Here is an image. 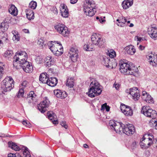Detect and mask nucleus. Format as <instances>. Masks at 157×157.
<instances>
[{"instance_id":"58","label":"nucleus","mask_w":157,"mask_h":157,"mask_svg":"<svg viewBox=\"0 0 157 157\" xmlns=\"http://www.w3.org/2000/svg\"><path fill=\"white\" fill-rule=\"evenodd\" d=\"M37 43L38 44L42 46L44 43L42 39H40L38 40Z\"/></svg>"},{"instance_id":"34","label":"nucleus","mask_w":157,"mask_h":157,"mask_svg":"<svg viewBox=\"0 0 157 157\" xmlns=\"http://www.w3.org/2000/svg\"><path fill=\"white\" fill-rule=\"evenodd\" d=\"M156 59L157 60V54L156 55ZM147 58L149 60L150 64H151V63H152L153 62L154 63H157V60H155L154 59V56L151 54V55H147Z\"/></svg>"},{"instance_id":"20","label":"nucleus","mask_w":157,"mask_h":157,"mask_svg":"<svg viewBox=\"0 0 157 157\" xmlns=\"http://www.w3.org/2000/svg\"><path fill=\"white\" fill-rule=\"evenodd\" d=\"M49 75L46 72L41 73L39 76V81L42 83L46 84L49 78Z\"/></svg>"},{"instance_id":"56","label":"nucleus","mask_w":157,"mask_h":157,"mask_svg":"<svg viewBox=\"0 0 157 157\" xmlns=\"http://www.w3.org/2000/svg\"><path fill=\"white\" fill-rule=\"evenodd\" d=\"M28 82L26 81H24L22 82L21 84V86H22V88H25Z\"/></svg>"},{"instance_id":"7","label":"nucleus","mask_w":157,"mask_h":157,"mask_svg":"<svg viewBox=\"0 0 157 157\" xmlns=\"http://www.w3.org/2000/svg\"><path fill=\"white\" fill-rule=\"evenodd\" d=\"M141 113L145 116L152 119L156 118L157 114L156 111L151 108L149 106H144L141 110Z\"/></svg>"},{"instance_id":"2","label":"nucleus","mask_w":157,"mask_h":157,"mask_svg":"<svg viewBox=\"0 0 157 157\" xmlns=\"http://www.w3.org/2000/svg\"><path fill=\"white\" fill-rule=\"evenodd\" d=\"M14 81L12 78L10 77H7L3 81L1 87L2 93L4 94L5 92L10 91L14 86Z\"/></svg>"},{"instance_id":"18","label":"nucleus","mask_w":157,"mask_h":157,"mask_svg":"<svg viewBox=\"0 0 157 157\" xmlns=\"http://www.w3.org/2000/svg\"><path fill=\"white\" fill-rule=\"evenodd\" d=\"M60 9L62 16L65 18L69 16V11L67 6L64 4H61Z\"/></svg>"},{"instance_id":"45","label":"nucleus","mask_w":157,"mask_h":157,"mask_svg":"<svg viewBox=\"0 0 157 157\" xmlns=\"http://www.w3.org/2000/svg\"><path fill=\"white\" fill-rule=\"evenodd\" d=\"M105 17H96V19L98 20L101 23H103L105 21Z\"/></svg>"},{"instance_id":"61","label":"nucleus","mask_w":157,"mask_h":157,"mask_svg":"<svg viewBox=\"0 0 157 157\" xmlns=\"http://www.w3.org/2000/svg\"><path fill=\"white\" fill-rule=\"evenodd\" d=\"M145 46H142L141 45H140L139 46V48L140 50H144L145 48Z\"/></svg>"},{"instance_id":"30","label":"nucleus","mask_w":157,"mask_h":157,"mask_svg":"<svg viewBox=\"0 0 157 157\" xmlns=\"http://www.w3.org/2000/svg\"><path fill=\"white\" fill-rule=\"evenodd\" d=\"M8 144L9 147L15 151H19L21 149L20 147L14 143L12 142H9Z\"/></svg>"},{"instance_id":"32","label":"nucleus","mask_w":157,"mask_h":157,"mask_svg":"<svg viewBox=\"0 0 157 157\" xmlns=\"http://www.w3.org/2000/svg\"><path fill=\"white\" fill-rule=\"evenodd\" d=\"M66 85L71 88H72L74 85V78H68L66 82Z\"/></svg>"},{"instance_id":"17","label":"nucleus","mask_w":157,"mask_h":157,"mask_svg":"<svg viewBox=\"0 0 157 157\" xmlns=\"http://www.w3.org/2000/svg\"><path fill=\"white\" fill-rule=\"evenodd\" d=\"M54 93L57 98L60 99H64L67 96V94L66 91L59 89L55 90Z\"/></svg>"},{"instance_id":"5","label":"nucleus","mask_w":157,"mask_h":157,"mask_svg":"<svg viewBox=\"0 0 157 157\" xmlns=\"http://www.w3.org/2000/svg\"><path fill=\"white\" fill-rule=\"evenodd\" d=\"M91 40L93 44L100 48L103 47L105 44V39L98 34L93 33L91 36Z\"/></svg>"},{"instance_id":"37","label":"nucleus","mask_w":157,"mask_h":157,"mask_svg":"<svg viewBox=\"0 0 157 157\" xmlns=\"http://www.w3.org/2000/svg\"><path fill=\"white\" fill-rule=\"evenodd\" d=\"M94 48V45L91 44L85 45L84 46V49L86 51H92Z\"/></svg>"},{"instance_id":"35","label":"nucleus","mask_w":157,"mask_h":157,"mask_svg":"<svg viewBox=\"0 0 157 157\" xmlns=\"http://www.w3.org/2000/svg\"><path fill=\"white\" fill-rule=\"evenodd\" d=\"M22 150H23V153L24 157H31V155L29 152L27 147H22Z\"/></svg>"},{"instance_id":"60","label":"nucleus","mask_w":157,"mask_h":157,"mask_svg":"<svg viewBox=\"0 0 157 157\" xmlns=\"http://www.w3.org/2000/svg\"><path fill=\"white\" fill-rule=\"evenodd\" d=\"M5 34H6L4 33L3 32L0 33V40L3 39V37L4 36H5Z\"/></svg>"},{"instance_id":"33","label":"nucleus","mask_w":157,"mask_h":157,"mask_svg":"<svg viewBox=\"0 0 157 157\" xmlns=\"http://www.w3.org/2000/svg\"><path fill=\"white\" fill-rule=\"evenodd\" d=\"M47 60H48L47 61L45 65L46 67H50L54 64V61L52 60V57L50 56H48L46 57Z\"/></svg>"},{"instance_id":"12","label":"nucleus","mask_w":157,"mask_h":157,"mask_svg":"<svg viewBox=\"0 0 157 157\" xmlns=\"http://www.w3.org/2000/svg\"><path fill=\"white\" fill-rule=\"evenodd\" d=\"M147 33L151 38L154 40L157 39V29L154 25H152L148 28Z\"/></svg>"},{"instance_id":"19","label":"nucleus","mask_w":157,"mask_h":157,"mask_svg":"<svg viewBox=\"0 0 157 157\" xmlns=\"http://www.w3.org/2000/svg\"><path fill=\"white\" fill-rule=\"evenodd\" d=\"M36 95L33 91H31L29 93L27 98L26 99V101L29 103H33L36 101Z\"/></svg>"},{"instance_id":"64","label":"nucleus","mask_w":157,"mask_h":157,"mask_svg":"<svg viewBox=\"0 0 157 157\" xmlns=\"http://www.w3.org/2000/svg\"><path fill=\"white\" fill-rule=\"evenodd\" d=\"M4 64L2 62H0V68L1 69L4 68Z\"/></svg>"},{"instance_id":"59","label":"nucleus","mask_w":157,"mask_h":157,"mask_svg":"<svg viewBox=\"0 0 157 157\" xmlns=\"http://www.w3.org/2000/svg\"><path fill=\"white\" fill-rule=\"evenodd\" d=\"M137 41H138L139 42H141L144 40V38H142L141 37H139L138 36H137ZM138 43H139V42H137V44H138Z\"/></svg>"},{"instance_id":"48","label":"nucleus","mask_w":157,"mask_h":157,"mask_svg":"<svg viewBox=\"0 0 157 157\" xmlns=\"http://www.w3.org/2000/svg\"><path fill=\"white\" fill-rule=\"evenodd\" d=\"M47 115L48 118L51 120H53L55 118V117H56V115L55 114H52L50 113H48Z\"/></svg>"},{"instance_id":"10","label":"nucleus","mask_w":157,"mask_h":157,"mask_svg":"<svg viewBox=\"0 0 157 157\" xmlns=\"http://www.w3.org/2000/svg\"><path fill=\"white\" fill-rule=\"evenodd\" d=\"M50 102L46 98L42 101L37 105L38 109L42 113H44L47 110V109L49 106Z\"/></svg>"},{"instance_id":"16","label":"nucleus","mask_w":157,"mask_h":157,"mask_svg":"<svg viewBox=\"0 0 157 157\" xmlns=\"http://www.w3.org/2000/svg\"><path fill=\"white\" fill-rule=\"evenodd\" d=\"M141 98L143 101L147 103H153L154 102L153 98L151 96L145 91L142 92Z\"/></svg>"},{"instance_id":"23","label":"nucleus","mask_w":157,"mask_h":157,"mask_svg":"<svg viewBox=\"0 0 157 157\" xmlns=\"http://www.w3.org/2000/svg\"><path fill=\"white\" fill-rule=\"evenodd\" d=\"M54 43L56 44L57 49H58L57 53H56V56H59L61 55L63 53V47L60 42L54 41Z\"/></svg>"},{"instance_id":"49","label":"nucleus","mask_w":157,"mask_h":157,"mask_svg":"<svg viewBox=\"0 0 157 157\" xmlns=\"http://www.w3.org/2000/svg\"><path fill=\"white\" fill-rule=\"evenodd\" d=\"M121 21V22H124L126 24V21H127V17H122L119 18V19L117 20V21Z\"/></svg>"},{"instance_id":"39","label":"nucleus","mask_w":157,"mask_h":157,"mask_svg":"<svg viewBox=\"0 0 157 157\" xmlns=\"http://www.w3.org/2000/svg\"><path fill=\"white\" fill-rule=\"evenodd\" d=\"M13 54V51L10 50H8L4 53V56L6 57L9 58Z\"/></svg>"},{"instance_id":"11","label":"nucleus","mask_w":157,"mask_h":157,"mask_svg":"<svg viewBox=\"0 0 157 157\" xmlns=\"http://www.w3.org/2000/svg\"><path fill=\"white\" fill-rule=\"evenodd\" d=\"M122 131L127 135L130 136L134 133L135 129L134 126L132 124L124 125Z\"/></svg>"},{"instance_id":"38","label":"nucleus","mask_w":157,"mask_h":157,"mask_svg":"<svg viewBox=\"0 0 157 157\" xmlns=\"http://www.w3.org/2000/svg\"><path fill=\"white\" fill-rule=\"evenodd\" d=\"M104 65L106 67L108 68H111V66L110 65L111 62L110 61V59L108 58H104Z\"/></svg>"},{"instance_id":"51","label":"nucleus","mask_w":157,"mask_h":157,"mask_svg":"<svg viewBox=\"0 0 157 157\" xmlns=\"http://www.w3.org/2000/svg\"><path fill=\"white\" fill-rule=\"evenodd\" d=\"M22 123L23 125H25L27 127L29 128L31 127V124L30 123H29L28 121H22Z\"/></svg>"},{"instance_id":"14","label":"nucleus","mask_w":157,"mask_h":157,"mask_svg":"<svg viewBox=\"0 0 157 157\" xmlns=\"http://www.w3.org/2000/svg\"><path fill=\"white\" fill-rule=\"evenodd\" d=\"M78 51L76 47H73L71 48L69 53L70 55L71 59L73 62L77 61L78 58Z\"/></svg>"},{"instance_id":"42","label":"nucleus","mask_w":157,"mask_h":157,"mask_svg":"<svg viewBox=\"0 0 157 157\" xmlns=\"http://www.w3.org/2000/svg\"><path fill=\"white\" fill-rule=\"evenodd\" d=\"M36 6V2L33 1H31L29 5V7L33 10L35 9Z\"/></svg>"},{"instance_id":"36","label":"nucleus","mask_w":157,"mask_h":157,"mask_svg":"<svg viewBox=\"0 0 157 157\" xmlns=\"http://www.w3.org/2000/svg\"><path fill=\"white\" fill-rule=\"evenodd\" d=\"M149 124L151 127L157 129V121L155 118H153L150 121Z\"/></svg>"},{"instance_id":"55","label":"nucleus","mask_w":157,"mask_h":157,"mask_svg":"<svg viewBox=\"0 0 157 157\" xmlns=\"http://www.w3.org/2000/svg\"><path fill=\"white\" fill-rule=\"evenodd\" d=\"M102 109L105 108L106 111H109V107L106 105V104L105 103L101 106Z\"/></svg>"},{"instance_id":"25","label":"nucleus","mask_w":157,"mask_h":157,"mask_svg":"<svg viewBox=\"0 0 157 157\" xmlns=\"http://www.w3.org/2000/svg\"><path fill=\"white\" fill-rule=\"evenodd\" d=\"M124 124L121 122H117L115 126L113 127L114 129L117 133L121 132L122 131Z\"/></svg>"},{"instance_id":"54","label":"nucleus","mask_w":157,"mask_h":157,"mask_svg":"<svg viewBox=\"0 0 157 157\" xmlns=\"http://www.w3.org/2000/svg\"><path fill=\"white\" fill-rule=\"evenodd\" d=\"M13 39L14 40H16V41H18L20 40V39L19 35L18 34L17 35L13 36Z\"/></svg>"},{"instance_id":"57","label":"nucleus","mask_w":157,"mask_h":157,"mask_svg":"<svg viewBox=\"0 0 157 157\" xmlns=\"http://www.w3.org/2000/svg\"><path fill=\"white\" fill-rule=\"evenodd\" d=\"M120 85L118 83H114L113 85V87H115L116 89L117 90H119L120 87Z\"/></svg>"},{"instance_id":"43","label":"nucleus","mask_w":157,"mask_h":157,"mask_svg":"<svg viewBox=\"0 0 157 157\" xmlns=\"http://www.w3.org/2000/svg\"><path fill=\"white\" fill-rule=\"evenodd\" d=\"M9 40L8 39L7 35L6 34H5V36L3 37V39L0 40V44H2L4 43H7L8 42Z\"/></svg>"},{"instance_id":"31","label":"nucleus","mask_w":157,"mask_h":157,"mask_svg":"<svg viewBox=\"0 0 157 157\" xmlns=\"http://www.w3.org/2000/svg\"><path fill=\"white\" fill-rule=\"evenodd\" d=\"M139 92V90L138 88L136 87H134L130 88L129 90H126V92L128 93L129 94H131V95L134 94H138V92Z\"/></svg>"},{"instance_id":"3","label":"nucleus","mask_w":157,"mask_h":157,"mask_svg":"<svg viewBox=\"0 0 157 157\" xmlns=\"http://www.w3.org/2000/svg\"><path fill=\"white\" fill-rule=\"evenodd\" d=\"M95 3L93 0H88L84 6V11L89 16H93L96 12Z\"/></svg>"},{"instance_id":"21","label":"nucleus","mask_w":157,"mask_h":157,"mask_svg":"<svg viewBox=\"0 0 157 157\" xmlns=\"http://www.w3.org/2000/svg\"><path fill=\"white\" fill-rule=\"evenodd\" d=\"M58 83V79L56 78H49L47 84L50 86L54 87Z\"/></svg>"},{"instance_id":"44","label":"nucleus","mask_w":157,"mask_h":157,"mask_svg":"<svg viewBox=\"0 0 157 157\" xmlns=\"http://www.w3.org/2000/svg\"><path fill=\"white\" fill-rule=\"evenodd\" d=\"M24 93V91L23 88H21L20 89L17 95V97L19 98L22 97Z\"/></svg>"},{"instance_id":"63","label":"nucleus","mask_w":157,"mask_h":157,"mask_svg":"<svg viewBox=\"0 0 157 157\" xmlns=\"http://www.w3.org/2000/svg\"><path fill=\"white\" fill-rule=\"evenodd\" d=\"M78 0H70V3L72 4L76 3L78 1Z\"/></svg>"},{"instance_id":"1","label":"nucleus","mask_w":157,"mask_h":157,"mask_svg":"<svg viewBox=\"0 0 157 157\" xmlns=\"http://www.w3.org/2000/svg\"><path fill=\"white\" fill-rule=\"evenodd\" d=\"M88 89V92L86 93L89 97L94 98L100 95L102 91V87L98 82L93 79L91 82Z\"/></svg>"},{"instance_id":"41","label":"nucleus","mask_w":157,"mask_h":157,"mask_svg":"<svg viewBox=\"0 0 157 157\" xmlns=\"http://www.w3.org/2000/svg\"><path fill=\"white\" fill-rule=\"evenodd\" d=\"M138 146V142L135 140H133L131 143L130 145V147L131 149H133L137 147Z\"/></svg>"},{"instance_id":"50","label":"nucleus","mask_w":157,"mask_h":157,"mask_svg":"<svg viewBox=\"0 0 157 157\" xmlns=\"http://www.w3.org/2000/svg\"><path fill=\"white\" fill-rule=\"evenodd\" d=\"M117 122H115L114 121H110L109 124V126L111 127V128L112 129H113V127H114L116 124Z\"/></svg>"},{"instance_id":"26","label":"nucleus","mask_w":157,"mask_h":157,"mask_svg":"<svg viewBox=\"0 0 157 157\" xmlns=\"http://www.w3.org/2000/svg\"><path fill=\"white\" fill-rule=\"evenodd\" d=\"M9 12L11 15L14 16H16L17 14L18 10L14 5L11 4L9 9Z\"/></svg>"},{"instance_id":"53","label":"nucleus","mask_w":157,"mask_h":157,"mask_svg":"<svg viewBox=\"0 0 157 157\" xmlns=\"http://www.w3.org/2000/svg\"><path fill=\"white\" fill-rule=\"evenodd\" d=\"M61 125L65 129H67L68 128L67 125L66 124V122L65 121H62L60 122Z\"/></svg>"},{"instance_id":"29","label":"nucleus","mask_w":157,"mask_h":157,"mask_svg":"<svg viewBox=\"0 0 157 157\" xmlns=\"http://www.w3.org/2000/svg\"><path fill=\"white\" fill-rule=\"evenodd\" d=\"M9 27V23L7 22H5L4 21L1 23V30L3 33L5 32L7 30Z\"/></svg>"},{"instance_id":"24","label":"nucleus","mask_w":157,"mask_h":157,"mask_svg":"<svg viewBox=\"0 0 157 157\" xmlns=\"http://www.w3.org/2000/svg\"><path fill=\"white\" fill-rule=\"evenodd\" d=\"M133 0H125L122 3V6L124 9H127L132 5Z\"/></svg>"},{"instance_id":"47","label":"nucleus","mask_w":157,"mask_h":157,"mask_svg":"<svg viewBox=\"0 0 157 157\" xmlns=\"http://www.w3.org/2000/svg\"><path fill=\"white\" fill-rule=\"evenodd\" d=\"M8 157H22L19 153L12 154L10 153L8 155Z\"/></svg>"},{"instance_id":"4","label":"nucleus","mask_w":157,"mask_h":157,"mask_svg":"<svg viewBox=\"0 0 157 157\" xmlns=\"http://www.w3.org/2000/svg\"><path fill=\"white\" fill-rule=\"evenodd\" d=\"M119 65L120 66V70L121 73L125 75H133L134 74V70L125 60L120 61Z\"/></svg>"},{"instance_id":"9","label":"nucleus","mask_w":157,"mask_h":157,"mask_svg":"<svg viewBox=\"0 0 157 157\" xmlns=\"http://www.w3.org/2000/svg\"><path fill=\"white\" fill-rule=\"evenodd\" d=\"M153 138V136H149L147 138L143 137L141 139V141L140 143L141 148L144 149L148 148L152 144Z\"/></svg>"},{"instance_id":"62","label":"nucleus","mask_w":157,"mask_h":157,"mask_svg":"<svg viewBox=\"0 0 157 157\" xmlns=\"http://www.w3.org/2000/svg\"><path fill=\"white\" fill-rule=\"evenodd\" d=\"M52 122H53V124H58V121L57 120H55L54 119H53V120H52Z\"/></svg>"},{"instance_id":"6","label":"nucleus","mask_w":157,"mask_h":157,"mask_svg":"<svg viewBox=\"0 0 157 157\" xmlns=\"http://www.w3.org/2000/svg\"><path fill=\"white\" fill-rule=\"evenodd\" d=\"M28 54L24 51H21L17 52L13 57V62H19L21 65L22 63L27 61Z\"/></svg>"},{"instance_id":"46","label":"nucleus","mask_w":157,"mask_h":157,"mask_svg":"<svg viewBox=\"0 0 157 157\" xmlns=\"http://www.w3.org/2000/svg\"><path fill=\"white\" fill-rule=\"evenodd\" d=\"M132 98L135 101L138 100L140 98V94L139 93V92H138V94H134L132 95Z\"/></svg>"},{"instance_id":"28","label":"nucleus","mask_w":157,"mask_h":157,"mask_svg":"<svg viewBox=\"0 0 157 157\" xmlns=\"http://www.w3.org/2000/svg\"><path fill=\"white\" fill-rule=\"evenodd\" d=\"M55 44H53L52 43L48 44V47L51 51L56 55V53H57L58 49H57L56 43H54Z\"/></svg>"},{"instance_id":"22","label":"nucleus","mask_w":157,"mask_h":157,"mask_svg":"<svg viewBox=\"0 0 157 157\" xmlns=\"http://www.w3.org/2000/svg\"><path fill=\"white\" fill-rule=\"evenodd\" d=\"M126 52L128 54L133 55L136 52L134 47L132 45L127 46L125 48Z\"/></svg>"},{"instance_id":"40","label":"nucleus","mask_w":157,"mask_h":157,"mask_svg":"<svg viewBox=\"0 0 157 157\" xmlns=\"http://www.w3.org/2000/svg\"><path fill=\"white\" fill-rule=\"evenodd\" d=\"M108 55L111 58H113L116 56V53L113 50L108 51Z\"/></svg>"},{"instance_id":"27","label":"nucleus","mask_w":157,"mask_h":157,"mask_svg":"<svg viewBox=\"0 0 157 157\" xmlns=\"http://www.w3.org/2000/svg\"><path fill=\"white\" fill-rule=\"evenodd\" d=\"M26 15L27 18L30 20H33L34 18V13L33 10L29 9L26 10Z\"/></svg>"},{"instance_id":"52","label":"nucleus","mask_w":157,"mask_h":157,"mask_svg":"<svg viewBox=\"0 0 157 157\" xmlns=\"http://www.w3.org/2000/svg\"><path fill=\"white\" fill-rule=\"evenodd\" d=\"M118 22L117 23L118 26L121 27H124L126 26V24L124 22H121V21H117Z\"/></svg>"},{"instance_id":"15","label":"nucleus","mask_w":157,"mask_h":157,"mask_svg":"<svg viewBox=\"0 0 157 157\" xmlns=\"http://www.w3.org/2000/svg\"><path fill=\"white\" fill-rule=\"evenodd\" d=\"M23 70L26 73H31L33 70V67L31 63L27 61L20 65Z\"/></svg>"},{"instance_id":"13","label":"nucleus","mask_w":157,"mask_h":157,"mask_svg":"<svg viewBox=\"0 0 157 157\" xmlns=\"http://www.w3.org/2000/svg\"><path fill=\"white\" fill-rule=\"evenodd\" d=\"M120 108L121 111L126 116H131L133 114V111L131 107L124 104H121Z\"/></svg>"},{"instance_id":"8","label":"nucleus","mask_w":157,"mask_h":157,"mask_svg":"<svg viewBox=\"0 0 157 157\" xmlns=\"http://www.w3.org/2000/svg\"><path fill=\"white\" fill-rule=\"evenodd\" d=\"M54 28L57 32L64 36H67L70 32L65 25L59 23L54 26Z\"/></svg>"}]
</instances>
